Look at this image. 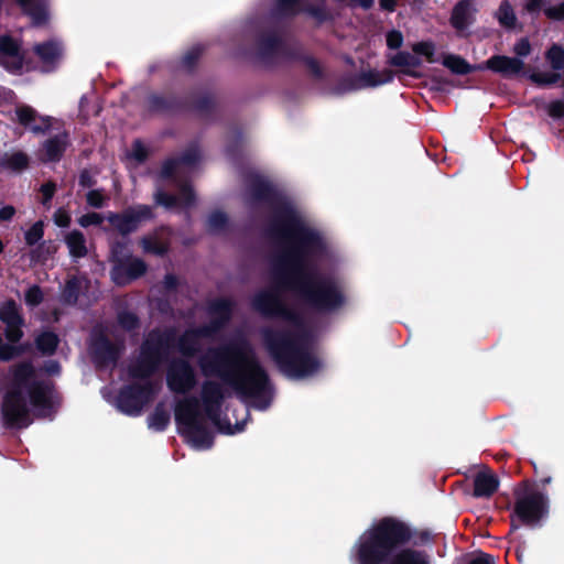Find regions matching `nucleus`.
<instances>
[{"mask_svg": "<svg viewBox=\"0 0 564 564\" xmlns=\"http://www.w3.org/2000/svg\"><path fill=\"white\" fill-rule=\"evenodd\" d=\"M299 239L279 249L272 261L275 288L258 291L251 299V308L265 319H282L294 329L263 327L262 344L278 368L291 378L316 375L322 361L310 350L311 333L303 315L290 307L278 289L290 291L310 310L329 314L346 304L339 280L317 272V260L327 253V242L316 229L300 228Z\"/></svg>", "mask_w": 564, "mask_h": 564, "instance_id": "obj_1", "label": "nucleus"}, {"mask_svg": "<svg viewBox=\"0 0 564 564\" xmlns=\"http://www.w3.org/2000/svg\"><path fill=\"white\" fill-rule=\"evenodd\" d=\"M197 364L206 378H218L240 395L253 399L258 410L263 411L270 406L273 399L270 377L243 334L207 348Z\"/></svg>", "mask_w": 564, "mask_h": 564, "instance_id": "obj_2", "label": "nucleus"}, {"mask_svg": "<svg viewBox=\"0 0 564 564\" xmlns=\"http://www.w3.org/2000/svg\"><path fill=\"white\" fill-rule=\"evenodd\" d=\"M427 529H413L405 521L387 516L370 525L354 545L356 564H384L389 555L401 547L421 549L434 544Z\"/></svg>", "mask_w": 564, "mask_h": 564, "instance_id": "obj_3", "label": "nucleus"}, {"mask_svg": "<svg viewBox=\"0 0 564 564\" xmlns=\"http://www.w3.org/2000/svg\"><path fill=\"white\" fill-rule=\"evenodd\" d=\"M246 183L254 202L267 203L273 207L265 232L280 249L299 239L300 228L314 229L302 219L294 206L268 180L259 174H249Z\"/></svg>", "mask_w": 564, "mask_h": 564, "instance_id": "obj_4", "label": "nucleus"}, {"mask_svg": "<svg viewBox=\"0 0 564 564\" xmlns=\"http://www.w3.org/2000/svg\"><path fill=\"white\" fill-rule=\"evenodd\" d=\"M176 341L174 328H153L140 345L137 360L128 367L131 379H150L165 362Z\"/></svg>", "mask_w": 564, "mask_h": 564, "instance_id": "obj_5", "label": "nucleus"}, {"mask_svg": "<svg viewBox=\"0 0 564 564\" xmlns=\"http://www.w3.org/2000/svg\"><path fill=\"white\" fill-rule=\"evenodd\" d=\"M513 508L511 512L510 533L521 524L538 525L549 514L550 502L546 494L528 479L521 480L513 488Z\"/></svg>", "mask_w": 564, "mask_h": 564, "instance_id": "obj_6", "label": "nucleus"}, {"mask_svg": "<svg viewBox=\"0 0 564 564\" xmlns=\"http://www.w3.org/2000/svg\"><path fill=\"white\" fill-rule=\"evenodd\" d=\"M290 28L280 25L265 20L263 28L257 33L254 44L257 56L265 63H274L279 61L291 62L297 58L296 43H292L285 39Z\"/></svg>", "mask_w": 564, "mask_h": 564, "instance_id": "obj_7", "label": "nucleus"}, {"mask_svg": "<svg viewBox=\"0 0 564 564\" xmlns=\"http://www.w3.org/2000/svg\"><path fill=\"white\" fill-rule=\"evenodd\" d=\"M199 405L196 397L177 402L174 410L175 422L182 429L181 434L195 446L210 448L214 444V435L202 421Z\"/></svg>", "mask_w": 564, "mask_h": 564, "instance_id": "obj_8", "label": "nucleus"}, {"mask_svg": "<svg viewBox=\"0 0 564 564\" xmlns=\"http://www.w3.org/2000/svg\"><path fill=\"white\" fill-rule=\"evenodd\" d=\"M12 387L10 389H28L30 403L35 409L48 410L52 408L50 387L44 381H30L35 369L31 361H22L12 368Z\"/></svg>", "mask_w": 564, "mask_h": 564, "instance_id": "obj_9", "label": "nucleus"}, {"mask_svg": "<svg viewBox=\"0 0 564 564\" xmlns=\"http://www.w3.org/2000/svg\"><path fill=\"white\" fill-rule=\"evenodd\" d=\"M225 398V392L220 382L215 380H206L203 382L200 399L204 413L207 419L210 420L221 433L234 434L235 432H240L243 430L246 421L237 422L235 430H232L229 421L224 423L221 420V408Z\"/></svg>", "mask_w": 564, "mask_h": 564, "instance_id": "obj_10", "label": "nucleus"}, {"mask_svg": "<svg viewBox=\"0 0 564 564\" xmlns=\"http://www.w3.org/2000/svg\"><path fill=\"white\" fill-rule=\"evenodd\" d=\"M144 382H130L122 386L116 397V408L128 416H139L144 406L156 393L155 383L150 379Z\"/></svg>", "mask_w": 564, "mask_h": 564, "instance_id": "obj_11", "label": "nucleus"}, {"mask_svg": "<svg viewBox=\"0 0 564 564\" xmlns=\"http://www.w3.org/2000/svg\"><path fill=\"white\" fill-rule=\"evenodd\" d=\"M144 108L153 116L175 117L188 112L189 101L173 91H151L144 99Z\"/></svg>", "mask_w": 564, "mask_h": 564, "instance_id": "obj_12", "label": "nucleus"}, {"mask_svg": "<svg viewBox=\"0 0 564 564\" xmlns=\"http://www.w3.org/2000/svg\"><path fill=\"white\" fill-rule=\"evenodd\" d=\"M1 414L8 427L23 429L31 424L30 410L21 389H9L6 392Z\"/></svg>", "mask_w": 564, "mask_h": 564, "instance_id": "obj_13", "label": "nucleus"}, {"mask_svg": "<svg viewBox=\"0 0 564 564\" xmlns=\"http://www.w3.org/2000/svg\"><path fill=\"white\" fill-rule=\"evenodd\" d=\"M153 218L152 207L144 204L128 207L121 213H110L108 215L109 224L123 237L137 231L142 221Z\"/></svg>", "mask_w": 564, "mask_h": 564, "instance_id": "obj_14", "label": "nucleus"}, {"mask_svg": "<svg viewBox=\"0 0 564 564\" xmlns=\"http://www.w3.org/2000/svg\"><path fill=\"white\" fill-rule=\"evenodd\" d=\"M123 349L122 343L111 341L104 333L95 335L89 345L91 360L97 368L116 366Z\"/></svg>", "mask_w": 564, "mask_h": 564, "instance_id": "obj_15", "label": "nucleus"}, {"mask_svg": "<svg viewBox=\"0 0 564 564\" xmlns=\"http://www.w3.org/2000/svg\"><path fill=\"white\" fill-rule=\"evenodd\" d=\"M197 383L196 373L186 359L173 360L166 371V384L169 389L178 394H185Z\"/></svg>", "mask_w": 564, "mask_h": 564, "instance_id": "obj_16", "label": "nucleus"}, {"mask_svg": "<svg viewBox=\"0 0 564 564\" xmlns=\"http://www.w3.org/2000/svg\"><path fill=\"white\" fill-rule=\"evenodd\" d=\"M0 65L11 74H20L24 67L31 69L20 43L11 35L0 36Z\"/></svg>", "mask_w": 564, "mask_h": 564, "instance_id": "obj_17", "label": "nucleus"}, {"mask_svg": "<svg viewBox=\"0 0 564 564\" xmlns=\"http://www.w3.org/2000/svg\"><path fill=\"white\" fill-rule=\"evenodd\" d=\"M0 321L6 325L4 336L8 341L19 343L24 335L22 327L25 322L21 308L14 300L9 299L1 304Z\"/></svg>", "mask_w": 564, "mask_h": 564, "instance_id": "obj_18", "label": "nucleus"}, {"mask_svg": "<svg viewBox=\"0 0 564 564\" xmlns=\"http://www.w3.org/2000/svg\"><path fill=\"white\" fill-rule=\"evenodd\" d=\"M235 303L229 297H216L208 302L207 313L212 317L209 323L203 325L214 335L224 329L232 318Z\"/></svg>", "mask_w": 564, "mask_h": 564, "instance_id": "obj_19", "label": "nucleus"}, {"mask_svg": "<svg viewBox=\"0 0 564 564\" xmlns=\"http://www.w3.org/2000/svg\"><path fill=\"white\" fill-rule=\"evenodd\" d=\"M147 269V263L142 259L128 256L126 260H120L113 265L111 278L117 285H126L144 275Z\"/></svg>", "mask_w": 564, "mask_h": 564, "instance_id": "obj_20", "label": "nucleus"}, {"mask_svg": "<svg viewBox=\"0 0 564 564\" xmlns=\"http://www.w3.org/2000/svg\"><path fill=\"white\" fill-rule=\"evenodd\" d=\"M15 4L21 14L29 18L33 28H41L50 20L51 0H8Z\"/></svg>", "mask_w": 564, "mask_h": 564, "instance_id": "obj_21", "label": "nucleus"}, {"mask_svg": "<svg viewBox=\"0 0 564 564\" xmlns=\"http://www.w3.org/2000/svg\"><path fill=\"white\" fill-rule=\"evenodd\" d=\"M301 3L302 0H274L267 21L290 28L291 20L302 11Z\"/></svg>", "mask_w": 564, "mask_h": 564, "instance_id": "obj_22", "label": "nucleus"}, {"mask_svg": "<svg viewBox=\"0 0 564 564\" xmlns=\"http://www.w3.org/2000/svg\"><path fill=\"white\" fill-rule=\"evenodd\" d=\"M213 335L207 327L198 326L196 328L186 329L177 339L178 351L188 358L194 357L199 351V339L209 338Z\"/></svg>", "mask_w": 564, "mask_h": 564, "instance_id": "obj_23", "label": "nucleus"}, {"mask_svg": "<svg viewBox=\"0 0 564 564\" xmlns=\"http://www.w3.org/2000/svg\"><path fill=\"white\" fill-rule=\"evenodd\" d=\"M485 67L502 75L503 77H511L523 69L524 63L518 57L497 54L492 55L485 62Z\"/></svg>", "mask_w": 564, "mask_h": 564, "instance_id": "obj_24", "label": "nucleus"}, {"mask_svg": "<svg viewBox=\"0 0 564 564\" xmlns=\"http://www.w3.org/2000/svg\"><path fill=\"white\" fill-rule=\"evenodd\" d=\"M195 112L200 119L205 121H215L218 112V101L213 93H204L197 95L192 102H189V110Z\"/></svg>", "mask_w": 564, "mask_h": 564, "instance_id": "obj_25", "label": "nucleus"}, {"mask_svg": "<svg viewBox=\"0 0 564 564\" xmlns=\"http://www.w3.org/2000/svg\"><path fill=\"white\" fill-rule=\"evenodd\" d=\"M384 564H432V556L423 549L401 547Z\"/></svg>", "mask_w": 564, "mask_h": 564, "instance_id": "obj_26", "label": "nucleus"}, {"mask_svg": "<svg viewBox=\"0 0 564 564\" xmlns=\"http://www.w3.org/2000/svg\"><path fill=\"white\" fill-rule=\"evenodd\" d=\"M474 0H459L453 8L449 22L457 31H464L475 21L473 7Z\"/></svg>", "mask_w": 564, "mask_h": 564, "instance_id": "obj_27", "label": "nucleus"}, {"mask_svg": "<svg viewBox=\"0 0 564 564\" xmlns=\"http://www.w3.org/2000/svg\"><path fill=\"white\" fill-rule=\"evenodd\" d=\"M473 482V496L475 498H489L498 490L499 487L498 477L489 469L476 473Z\"/></svg>", "mask_w": 564, "mask_h": 564, "instance_id": "obj_28", "label": "nucleus"}, {"mask_svg": "<svg viewBox=\"0 0 564 564\" xmlns=\"http://www.w3.org/2000/svg\"><path fill=\"white\" fill-rule=\"evenodd\" d=\"M171 235L170 226H160L155 230V235H148L141 238L140 245L145 253L164 257L170 251V241L159 239V235Z\"/></svg>", "mask_w": 564, "mask_h": 564, "instance_id": "obj_29", "label": "nucleus"}, {"mask_svg": "<svg viewBox=\"0 0 564 564\" xmlns=\"http://www.w3.org/2000/svg\"><path fill=\"white\" fill-rule=\"evenodd\" d=\"M388 64L393 67H401L400 73L403 75L413 78L422 77V73L415 70L422 65L421 58L406 51H399L388 59Z\"/></svg>", "mask_w": 564, "mask_h": 564, "instance_id": "obj_30", "label": "nucleus"}, {"mask_svg": "<svg viewBox=\"0 0 564 564\" xmlns=\"http://www.w3.org/2000/svg\"><path fill=\"white\" fill-rule=\"evenodd\" d=\"M15 115L18 122L24 128L30 129L33 133H44L51 127V120L48 117H42L43 124H33L37 118V112L31 106L22 105L15 108Z\"/></svg>", "mask_w": 564, "mask_h": 564, "instance_id": "obj_31", "label": "nucleus"}, {"mask_svg": "<svg viewBox=\"0 0 564 564\" xmlns=\"http://www.w3.org/2000/svg\"><path fill=\"white\" fill-rule=\"evenodd\" d=\"M67 138H68V135L66 133L56 134V135L47 139L43 143V150H44V155H45L44 160L46 162L55 163V162H58L63 158V155L67 149V145H68Z\"/></svg>", "mask_w": 564, "mask_h": 564, "instance_id": "obj_32", "label": "nucleus"}, {"mask_svg": "<svg viewBox=\"0 0 564 564\" xmlns=\"http://www.w3.org/2000/svg\"><path fill=\"white\" fill-rule=\"evenodd\" d=\"M393 78L394 73L391 69H383L382 72L370 69L358 74L360 89L389 84Z\"/></svg>", "mask_w": 564, "mask_h": 564, "instance_id": "obj_33", "label": "nucleus"}, {"mask_svg": "<svg viewBox=\"0 0 564 564\" xmlns=\"http://www.w3.org/2000/svg\"><path fill=\"white\" fill-rule=\"evenodd\" d=\"M30 166V158L23 151L4 153L0 158V167L11 172L20 173Z\"/></svg>", "mask_w": 564, "mask_h": 564, "instance_id": "obj_34", "label": "nucleus"}, {"mask_svg": "<svg viewBox=\"0 0 564 564\" xmlns=\"http://www.w3.org/2000/svg\"><path fill=\"white\" fill-rule=\"evenodd\" d=\"M34 53L44 65H55L62 55V50L56 42L45 41L34 46Z\"/></svg>", "mask_w": 564, "mask_h": 564, "instance_id": "obj_35", "label": "nucleus"}, {"mask_svg": "<svg viewBox=\"0 0 564 564\" xmlns=\"http://www.w3.org/2000/svg\"><path fill=\"white\" fill-rule=\"evenodd\" d=\"M65 243L73 258L79 259L86 257L88 250L86 247V238L82 231L74 229L68 232L65 237Z\"/></svg>", "mask_w": 564, "mask_h": 564, "instance_id": "obj_36", "label": "nucleus"}, {"mask_svg": "<svg viewBox=\"0 0 564 564\" xmlns=\"http://www.w3.org/2000/svg\"><path fill=\"white\" fill-rule=\"evenodd\" d=\"M171 421L170 412L165 409L162 402L158 403L153 412L148 417V425L156 432L166 430Z\"/></svg>", "mask_w": 564, "mask_h": 564, "instance_id": "obj_37", "label": "nucleus"}, {"mask_svg": "<svg viewBox=\"0 0 564 564\" xmlns=\"http://www.w3.org/2000/svg\"><path fill=\"white\" fill-rule=\"evenodd\" d=\"M59 344L57 334L51 330L41 333L35 338L36 349L44 356H52L56 352Z\"/></svg>", "mask_w": 564, "mask_h": 564, "instance_id": "obj_38", "label": "nucleus"}, {"mask_svg": "<svg viewBox=\"0 0 564 564\" xmlns=\"http://www.w3.org/2000/svg\"><path fill=\"white\" fill-rule=\"evenodd\" d=\"M443 65L457 75L470 74L475 68L459 55L448 54L443 58Z\"/></svg>", "mask_w": 564, "mask_h": 564, "instance_id": "obj_39", "label": "nucleus"}, {"mask_svg": "<svg viewBox=\"0 0 564 564\" xmlns=\"http://www.w3.org/2000/svg\"><path fill=\"white\" fill-rule=\"evenodd\" d=\"M80 294V282L77 276L69 278L62 291L61 299L64 304L75 305Z\"/></svg>", "mask_w": 564, "mask_h": 564, "instance_id": "obj_40", "label": "nucleus"}, {"mask_svg": "<svg viewBox=\"0 0 564 564\" xmlns=\"http://www.w3.org/2000/svg\"><path fill=\"white\" fill-rule=\"evenodd\" d=\"M359 89H360V85H359L358 75L346 74L337 80V83L334 87V93L336 95H344V94L359 90Z\"/></svg>", "mask_w": 564, "mask_h": 564, "instance_id": "obj_41", "label": "nucleus"}, {"mask_svg": "<svg viewBox=\"0 0 564 564\" xmlns=\"http://www.w3.org/2000/svg\"><path fill=\"white\" fill-rule=\"evenodd\" d=\"M297 58H292L291 62H302L311 75L316 79H322L324 77V72L319 62L313 56L302 54L300 46L297 47Z\"/></svg>", "mask_w": 564, "mask_h": 564, "instance_id": "obj_42", "label": "nucleus"}, {"mask_svg": "<svg viewBox=\"0 0 564 564\" xmlns=\"http://www.w3.org/2000/svg\"><path fill=\"white\" fill-rule=\"evenodd\" d=\"M529 78L539 87H550L557 84L562 76L557 72H533Z\"/></svg>", "mask_w": 564, "mask_h": 564, "instance_id": "obj_43", "label": "nucleus"}, {"mask_svg": "<svg viewBox=\"0 0 564 564\" xmlns=\"http://www.w3.org/2000/svg\"><path fill=\"white\" fill-rule=\"evenodd\" d=\"M118 325L126 332H134L140 328L139 316L130 311H121L117 315Z\"/></svg>", "mask_w": 564, "mask_h": 564, "instance_id": "obj_44", "label": "nucleus"}, {"mask_svg": "<svg viewBox=\"0 0 564 564\" xmlns=\"http://www.w3.org/2000/svg\"><path fill=\"white\" fill-rule=\"evenodd\" d=\"M204 53V46L194 45L182 57L181 64L187 72H193Z\"/></svg>", "mask_w": 564, "mask_h": 564, "instance_id": "obj_45", "label": "nucleus"}, {"mask_svg": "<svg viewBox=\"0 0 564 564\" xmlns=\"http://www.w3.org/2000/svg\"><path fill=\"white\" fill-rule=\"evenodd\" d=\"M498 20L499 23L507 29H512L516 25L517 17L511 4L507 0L502 1L499 6Z\"/></svg>", "mask_w": 564, "mask_h": 564, "instance_id": "obj_46", "label": "nucleus"}, {"mask_svg": "<svg viewBox=\"0 0 564 564\" xmlns=\"http://www.w3.org/2000/svg\"><path fill=\"white\" fill-rule=\"evenodd\" d=\"M29 345L22 344V345H13L10 344H1L0 346V360L2 361H10L19 356H21L26 349Z\"/></svg>", "mask_w": 564, "mask_h": 564, "instance_id": "obj_47", "label": "nucleus"}, {"mask_svg": "<svg viewBox=\"0 0 564 564\" xmlns=\"http://www.w3.org/2000/svg\"><path fill=\"white\" fill-rule=\"evenodd\" d=\"M546 59L554 70L564 68V48L561 45L553 44L546 52Z\"/></svg>", "mask_w": 564, "mask_h": 564, "instance_id": "obj_48", "label": "nucleus"}, {"mask_svg": "<svg viewBox=\"0 0 564 564\" xmlns=\"http://www.w3.org/2000/svg\"><path fill=\"white\" fill-rule=\"evenodd\" d=\"M228 225V217L224 212L215 210L207 218V228L210 232L224 230Z\"/></svg>", "mask_w": 564, "mask_h": 564, "instance_id": "obj_49", "label": "nucleus"}, {"mask_svg": "<svg viewBox=\"0 0 564 564\" xmlns=\"http://www.w3.org/2000/svg\"><path fill=\"white\" fill-rule=\"evenodd\" d=\"M44 236V224L42 220L34 223L24 234L25 243L30 247L39 245Z\"/></svg>", "mask_w": 564, "mask_h": 564, "instance_id": "obj_50", "label": "nucleus"}, {"mask_svg": "<svg viewBox=\"0 0 564 564\" xmlns=\"http://www.w3.org/2000/svg\"><path fill=\"white\" fill-rule=\"evenodd\" d=\"M154 202L156 205L163 206L166 209H173L180 206L178 197L163 189H158L154 193Z\"/></svg>", "mask_w": 564, "mask_h": 564, "instance_id": "obj_51", "label": "nucleus"}, {"mask_svg": "<svg viewBox=\"0 0 564 564\" xmlns=\"http://www.w3.org/2000/svg\"><path fill=\"white\" fill-rule=\"evenodd\" d=\"M54 251L55 247H53L51 242L42 241L31 251V258L34 261L44 262Z\"/></svg>", "mask_w": 564, "mask_h": 564, "instance_id": "obj_52", "label": "nucleus"}, {"mask_svg": "<svg viewBox=\"0 0 564 564\" xmlns=\"http://www.w3.org/2000/svg\"><path fill=\"white\" fill-rule=\"evenodd\" d=\"M180 206L188 208L196 202V195L191 184L184 183L180 187Z\"/></svg>", "mask_w": 564, "mask_h": 564, "instance_id": "obj_53", "label": "nucleus"}, {"mask_svg": "<svg viewBox=\"0 0 564 564\" xmlns=\"http://www.w3.org/2000/svg\"><path fill=\"white\" fill-rule=\"evenodd\" d=\"M416 55H423L426 57L429 63H434L435 45L430 41L417 42L412 47Z\"/></svg>", "mask_w": 564, "mask_h": 564, "instance_id": "obj_54", "label": "nucleus"}, {"mask_svg": "<svg viewBox=\"0 0 564 564\" xmlns=\"http://www.w3.org/2000/svg\"><path fill=\"white\" fill-rule=\"evenodd\" d=\"M200 154L196 147L187 148L180 156L176 158L178 165L193 166L199 162Z\"/></svg>", "mask_w": 564, "mask_h": 564, "instance_id": "obj_55", "label": "nucleus"}, {"mask_svg": "<svg viewBox=\"0 0 564 564\" xmlns=\"http://www.w3.org/2000/svg\"><path fill=\"white\" fill-rule=\"evenodd\" d=\"M44 300V294L40 285L34 284L30 286L24 294V301L26 305L35 307L40 305Z\"/></svg>", "mask_w": 564, "mask_h": 564, "instance_id": "obj_56", "label": "nucleus"}, {"mask_svg": "<svg viewBox=\"0 0 564 564\" xmlns=\"http://www.w3.org/2000/svg\"><path fill=\"white\" fill-rule=\"evenodd\" d=\"M56 189H57V186L54 181H47L41 185V187H40V193L42 195L41 204L44 207H46V208L51 207V203L56 193Z\"/></svg>", "mask_w": 564, "mask_h": 564, "instance_id": "obj_57", "label": "nucleus"}, {"mask_svg": "<svg viewBox=\"0 0 564 564\" xmlns=\"http://www.w3.org/2000/svg\"><path fill=\"white\" fill-rule=\"evenodd\" d=\"M178 162L176 160V158H169L166 159L163 163H162V166H161V170H160V178L161 180H174L175 177V173H176V170L178 167Z\"/></svg>", "mask_w": 564, "mask_h": 564, "instance_id": "obj_58", "label": "nucleus"}, {"mask_svg": "<svg viewBox=\"0 0 564 564\" xmlns=\"http://www.w3.org/2000/svg\"><path fill=\"white\" fill-rule=\"evenodd\" d=\"M242 133L240 129L235 130L232 139L226 145V154L230 159H236L240 154Z\"/></svg>", "mask_w": 564, "mask_h": 564, "instance_id": "obj_59", "label": "nucleus"}, {"mask_svg": "<svg viewBox=\"0 0 564 564\" xmlns=\"http://www.w3.org/2000/svg\"><path fill=\"white\" fill-rule=\"evenodd\" d=\"M131 158L138 163H144L149 158V151L141 140L137 139L132 143Z\"/></svg>", "mask_w": 564, "mask_h": 564, "instance_id": "obj_60", "label": "nucleus"}, {"mask_svg": "<svg viewBox=\"0 0 564 564\" xmlns=\"http://www.w3.org/2000/svg\"><path fill=\"white\" fill-rule=\"evenodd\" d=\"M102 221V215L96 212L87 213L78 218V224L84 228L89 226H100Z\"/></svg>", "mask_w": 564, "mask_h": 564, "instance_id": "obj_61", "label": "nucleus"}, {"mask_svg": "<svg viewBox=\"0 0 564 564\" xmlns=\"http://www.w3.org/2000/svg\"><path fill=\"white\" fill-rule=\"evenodd\" d=\"M127 243L124 241H115L111 243L110 253L111 260L115 264L119 263L120 260H126Z\"/></svg>", "mask_w": 564, "mask_h": 564, "instance_id": "obj_62", "label": "nucleus"}, {"mask_svg": "<svg viewBox=\"0 0 564 564\" xmlns=\"http://www.w3.org/2000/svg\"><path fill=\"white\" fill-rule=\"evenodd\" d=\"M86 202L94 208H102L105 205V196L102 189H90L86 194Z\"/></svg>", "mask_w": 564, "mask_h": 564, "instance_id": "obj_63", "label": "nucleus"}, {"mask_svg": "<svg viewBox=\"0 0 564 564\" xmlns=\"http://www.w3.org/2000/svg\"><path fill=\"white\" fill-rule=\"evenodd\" d=\"M546 112L553 119H562L564 117V100L556 99L549 102Z\"/></svg>", "mask_w": 564, "mask_h": 564, "instance_id": "obj_64", "label": "nucleus"}]
</instances>
